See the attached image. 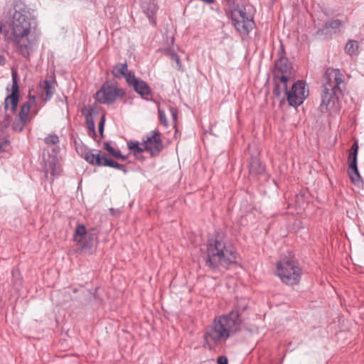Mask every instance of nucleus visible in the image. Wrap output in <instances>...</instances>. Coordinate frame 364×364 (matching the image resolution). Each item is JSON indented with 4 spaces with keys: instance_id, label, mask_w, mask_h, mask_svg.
Listing matches in <instances>:
<instances>
[{
    "instance_id": "1",
    "label": "nucleus",
    "mask_w": 364,
    "mask_h": 364,
    "mask_svg": "<svg viewBox=\"0 0 364 364\" xmlns=\"http://www.w3.org/2000/svg\"><path fill=\"white\" fill-rule=\"evenodd\" d=\"M237 252L227 244L223 235L215 232L208 241L205 266L212 272H222L237 262Z\"/></svg>"
},
{
    "instance_id": "2",
    "label": "nucleus",
    "mask_w": 364,
    "mask_h": 364,
    "mask_svg": "<svg viewBox=\"0 0 364 364\" xmlns=\"http://www.w3.org/2000/svg\"><path fill=\"white\" fill-rule=\"evenodd\" d=\"M344 75L338 69L328 68L322 79L321 87V112H336L341 109V97L345 89Z\"/></svg>"
},
{
    "instance_id": "3",
    "label": "nucleus",
    "mask_w": 364,
    "mask_h": 364,
    "mask_svg": "<svg viewBox=\"0 0 364 364\" xmlns=\"http://www.w3.org/2000/svg\"><path fill=\"white\" fill-rule=\"evenodd\" d=\"M240 329V321L236 312L219 316L215 319L213 324L206 328L203 338L205 346L212 349L214 345L227 340Z\"/></svg>"
},
{
    "instance_id": "4",
    "label": "nucleus",
    "mask_w": 364,
    "mask_h": 364,
    "mask_svg": "<svg viewBox=\"0 0 364 364\" xmlns=\"http://www.w3.org/2000/svg\"><path fill=\"white\" fill-rule=\"evenodd\" d=\"M11 26L13 35L16 40L26 37L32 28L36 27L35 16L31 14V9L23 2H17L14 7Z\"/></svg>"
},
{
    "instance_id": "5",
    "label": "nucleus",
    "mask_w": 364,
    "mask_h": 364,
    "mask_svg": "<svg viewBox=\"0 0 364 364\" xmlns=\"http://www.w3.org/2000/svg\"><path fill=\"white\" fill-rule=\"evenodd\" d=\"M277 272L282 282L287 285L297 284L301 279V268L296 261L287 257L277 262Z\"/></svg>"
},
{
    "instance_id": "6",
    "label": "nucleus",
    "mask_w": 364,
    "mask_h": 364,
    "mask_svg": "<svg viewBox=\"0 0 364 364\" xmlns=\"http://www.w3.org/2000/svg\"><path fill=\"white\" fill-rule=\"evenodd\" d=\"M125 92L117 87V82L106 81L96 93V100L102 104L109 105L116 100L117 97H123Z\"/></svg>"
},
{
    "instance_id": "7",
    "label": "nucleus",
    "mask_w": 364,
    "mask_h": 364,
    "mask_svg": "<svg viewBox=\"0 0 364 364\" xmlns=\"http://www.w3.org/2000/svg\"><path fill=\"white\" fill-rule=\"evenodd\" d=\"M309 90H306V84L303 80L294 82L290 90L286 92L285 99L289 106L298 107L308 97Z\"/></svg>"
},
{
    "instance_id": "8",
    "label": "nucleus",
    "mask_w": 364,
    "mask_h": 364,
    "mask_svg": "<svg viewBox=\"0 0 364 364\" xmlns=\"http://www.w3.org/2000/svg\"><path fill=\"white\" fill-rule=\"evenodd\" d=\"M95 235L87 232L86 228L82 224H78L73 233V240L80 245L83 251L92 252Z\"/></svg>"
},
{
    "instance_id": "9",
    "label": "nucleus",
    "mask_w": 364,
    "mask_h": 364,
    "mask_svg": "<svg viewBox=\"0 0 364 364\" xmlns=\"http://www.w3.org/2000/svg\"><path fill=\"white\" fill-rule=\"evenodd\" d=\"M358 152V141H355L349 151V155L348 158V175L351 180V181L354 184H358L361 181V176L358 171V161L357 156Z\"/></svg>"
},
{
    "instance_id": "10",
    "label": "nucleus",
    "mask_w": 364,
    "mask_h": 364,
    "mask_svg": "<svg viewBox=\"0 0 364 364\" xmlns=\"http://www.w3.org/2000/svg\"><path fill=\"white\" fill-rule=\"evenodd\" d=\"M151 136L143 138V145L146 151L151 156H158L164 148L163 141L161 139V134L159 130H154Z\"/></svg>"
},
{
    "instance_id": "11",
    "label": "nucleus",
    "mask_w": 364,
    "mask_h": 364,
    "mask_svg": "<svg viewBox=\"0 0 364 364\" xmlns=\"http://www.w3.org/2000/svg\"><path fill=\"white\" fill-rule=\"evenodd\" d=\"M127 82L144 99L148 100V97L152 95L151 90L147 82L136 77L132 71H129L127 73Z\"/></svg>"
},
{
    "instance_id": "12",
    "label": "nucleus",
    "mask_w": 364,
    "mask_h": 364,
    "mask_svg": "<svg viewBox=\"0 0 364 364\" xmlns=\"http://www.w3.org/2000/svg\"><path fill=\"white\" fill-rule=\"evenodd\" d=\"M12 87L11 93L4 100V109L7 110L9 106L11 105V111L15 113L17 109L18 103L19 100V87H18V77L16 71L12 70Z\"/></svg>"
},
{
    "instance_id": "13",
    "label": "nucleus",
    "mask_w": 364,
    "mask_h": 364,
    "mask_svg": "<svg viewBox=\"0 0 364 364\" xmlns=\"http://www.w3.org/2000/svg\"><path fill=\"white\" fill-rule=\"evenodd\" d=\"M290 79L286 76H279L278 74L274 73L273 94L274 97L279 100V105L282 106L286 102V92H288V82Z\"/></svg>"
},
{
    "instance_id": "14",
    "label": "nucleus",
    "mask_w": 364,
    "mask_h": 364,
    "mask_svg": "<svg viewBox=\"0 0 364 364\" xmlns=\"http://www.w3.org/2000/svg\"><path fill=\"white\" fill-rule=\"evenodd\" d=\"M284 48L281 46L280 57L275 62L276 70L274 73L278 74L279 76H286L287 78L291 79L292 73V65L289 62L287 58L284 57Z\"/></svg>"
},
{
    "instance_id": "15",
    "label": "nucleus",
    "mask_w": 364,
    "mask_h": 364,
    "mask_svg": "<svg viewBox=\"0 0 364 364\" xmlns=\"http://www.w3.org/2000/svg\"><path fill=\"white\" fill-rule=\"evenodd\" d=\"M265 167L257 156H252L249 163V175L252 178H257L264 173Z\"/></svg>"
},
{
    "instance_id": "16",
    "label": "nucleus",
    "mask_w": 364,
    "mask_h": 364,
    "mask_svg": "<svg viewBox=\"0 0 364 364\" xmlns=\"http://www.w3.org/2000/svg\"><path fill=\"white\" fill-rule=\"evenodd\" d=\"M97 153L94 154L92 150L86 151L82 157L89 164L97 166H103V161L105 159L106 154L101 151H96Z\"/></svg>"
},
{
    "instance_id": "17",
    "label": "nucleus",
    "mask_w": 364,
    "mask_h": 364,
    "mask_svg": "<svg viewBox=\"0 0 364 364\" xmlns=\"http://www.w3.org/2000/svg\"><path fill=\"white\" fill-rule=\"evenodd\" d=\"M226 3L231 11V18H238L242 20H252L247 16L245 8H240V5L236 4L235 0H226Z\"/></svg>"
},
{
    "instance_id": "18",
    "label": "nucleus",
    "mask_w": 364,
    "mask_h": 364,
    "mask_svg": "<svg viewBox=\"0 0 364 364\" xmlns=\"http://www.w3.org/2000/svg\"><path fill=\"white\" fill-rule=\"evenodd\" d=\"M141 7L143 12L146 15L150 22L156 24L154 16L157 11V6L154 0H142Z\"/></svg>"
},
{
    "instance_id": "19",
    "label": "nucleus",
    "mask_w": 364,
    "mask_h": 364,
    "mask_svg": "<svg viewBox=\"0 0 364 364\" xmlns=\"http://www.w3.org/2000/svg\"><path fill=\"white\" fill-rule=\"evenodd\" d=\"M39 87L41 89V97L42 100L47 102L50 100L55 92L53 82L50 80H46L40 82Z\"/></svg>"
},
{
    "instance_id": "20",
    "label": "nucleus",
    "mask_w": 364,
    "mask_h": 364,
    "mask_svg": "<svg viewBox=\"0 0 364 364\" xmlns=\"http://www.w3.org/2000/svg\"><path fill=\"white\" fill-rule=\"evenodd\" d=\"M60 167L57 163L55 158H53L50 161L46 164L45 177L48 180L53 181L55 177L60 175Z\"/></svg>"
},
{
    "instance_id": "21",
    "label": "nucleus",
    "mask_w": 364,
    "mask_h": 364,
    "mask_svg": "<svg viewBox=\"0 0 364 364\" xmlns=\"http://www.w3.org/2000/svg\"><path fill=\"white\" fill-rule=\"evenodd\" d=\"M231 19L235 29L240 34L247 35L254 25V21L252 20H242L238 18Z\"/></svg>"
},
{
    "instance_id": "22",
    "label": "nucleus",
    "mask_w": 364,
    "mask_h": 364,
    "mask_svg": "<svg viewBox=\"0 0 364 364\" xmlns=\"http://www.w3.org/2000/svg\"><path fill=\"white\" fill-rule=\"evenodd\" d=\"M85 117V122L87 126L88 134L90 136L95 138L97 136L95 131V124L93 119V115L97 114V112L92 108L87 109V112L84 113Z\"/></svg>"
},
{
    "instance_id": "23",
    "label": "nucleus",
    "mask_w": 364,
    "mask_h": 364,
    "mask_svg": "<svg viewBox=\"0 0 364 364\" xmlns=\"http://www.w3.org/2000/svg\"><path fill=\"white\" fill-rule=\"evenodd\" d=\"M127 63H117L113 67L112 71V75L117 78H122L124 77L127 79Z\"/></svg>"
},
{
    "instance_id": "24",
    "label": "nucleus",
    "mask_w": 364,
    "mask_h": 364,
    "mask_svg": "<svg viewBox=\"0 0 364 364\" xmlns=\"http://www.w3.org/2000/svg\"><path fill=\"white\" fill-rule=\"evenodd\" d=\"M127 146H128V149L130 150V151L134 156H137L139 154H141L142 152L146 151V149H144V145H143V143L141 144V146H140L139 142L136 141H128Z\"/></svg>"
},
{
    "instance_id": "25",
    "label": "nucleus",
    "mask_w": 364,
    "mask_h": 364,
    "mask_svg": "<svg viewBox=\"0 0 364 364\" xmlns=\"http://www.w3.org/2000/svg\"><path fill=\"white\" fill-rule=\"evenodd\" d=\"M11 149L10 141L6 136H0V158Z\"/></svg>"
},
{
    "instance_id": "26",
    "label": "nucleus",
    "mask_w": 364,
    "mask_h": 364,
    "mask_svg": "<svg viewBox=\"0 0 364 364\" xmlns=\"http://www.w3.org/2000/svg\"><path fill=\"white\" fill-rule=\"evenodd\" d=\"M359 43L357 41L350 40L346 45V52L350 55L358 53Z\"/></svg>"
},
{
    "instance_id": "27",
    "label": "nucleus",
    "mask_w": 364,
    "mask_h": 364,
    "mask_svg": "<svg viewBox=\"0 0 364 364\" xmlns=\"http://www.w3.org/2000/svg\"><path fill=\"white\" fill-rule=\"evenodd\" d=\"M19 50L21 54L26 58H29L31 53L33 52L32 43L28 42L27 44L23 43L21 41H18Z\"/></svg>"
},
{
    "instance_id": "28",
    "label": "nucleus",
    "mask_w": 364,
    "mask_h": 364,
    "mask_svg": "<svg viewBox=\"0 0 364 364\" xmlns=\"http://www.w3.org/2000/svg\"><path fill=\"white\" fill-rule=\"evenodd\" d=\"M166 54L171 58V60L176 62V68H177V70L179 71H183L182 64L178 55L171 48H168V50H166Z\"/></svg>"
},
{
    "instance_id": "29",
    "label": "nucleus",
    "mask_w": 364,
    "mask_h": 364,
    "mask_svg": "<svg viewBox=\"0 0 364 364\" xmlns=\"http://www.w3.org/2000/svg\"><path fill=\"white\" fill-rule=\"evenodd\" d=\"M31 109V105L29 102H25L22 104L21 106L20 112L17 116V117L20 118L21 119L25 120L27 122L28 114Z\"/></svg>"
},
{
    "instance_id": "30",
    "label": "nucleus",
    "mask_w": 364,
    "mask_h": 364,
    "mask_svg": "<svg viewBox=\"0 0 364 364\" xmlns=\"http://www.w3.org/2000/svg\"><path fill=\"white\" fill-rule=\"evenodd\" d=\"M247 308V304L245 302V301H237V304L235 306V308L233 310H232L230 312H236L238 314V320L240 321V324L242 322V320L240 319V316L243 311H245Z\"/></svg>"
},
{
    "instance_id": "31",
    "label": "nucleus",
    "mask_w": 364,
    "mask_h": 364,
    "mask_svg": "<svg viewBox=\"0 0 364 364\" xmlns=\"http://www.w3.org/2000/svg\"><path fill=\"white\" fill-rule=\"evenodd\" d=\"M333 33V31L329 28L327 23H326L323 28H318L316 31L314 36L325 38L328 36H331Z\"/></svg>"
},
{
    "instance_id": "32",
    "label": "nucleus",
    "mask_w": 364,
    "mask_h": 364,
    "mask_svg": "<svg viewBox=\"0 0 364 364\" xmlns=\"http://www.w3.org/2000/svg\"><path fill=\"white\" fill-rule=\"evenodd\" d=\"M326 23L333 33H336L337 30L343 25V22L339 19H332Z\"/></svg>"
},
{
    "instance_id": "33",
    "label": "nucleus",
    "mask_w": 364,
    "mask_h": 364,
    "mask_svg": "<svg viewBox=\"0 0 364 364\" xmlns=\"http://www.w3.org/2000/svg\"><path fill=\"white\" fill-rule=\"evenodd\" d=\"M26 124V121L16 117L12 125L13 129L15 131L21 132L23 129Z\"/></svg>"
},
{
    "instance_id": "34",
    "label": "nucleus",
    "mask_w": 364,
    "mask_h": 364,
    "mask_svg": "<svg viewBox=\"0 0 364 364\" xmlns=\"http://www.w3.org/2000/svg\"><path fill=\"white\" fill-rule=\"evenodd\" d=\"M46 144L55 145L59 142V137L56 134H50L44 139Z\"/></svg>"
},
{
    "instance_id": "35",
    "label": "nucleus",
    "mask_w": 364,
    "mask_h": 364,
    "mask_svg": "<svg viewBox=\"0 0 364 364\" xmlns=\"http://www.w3.org/2000/svg\"><path fill=\"white\" fill-rule=\"evenodd\" d=\"M104 149L106 150L110 155L113 157L116 155L118 150L114 149L109 144V142L106 141L104 143Z\"/></svg>"
},
{
    "instance_id": "36",
    "label": "nucleus",
    "mask_w": 364,
    "mask_h": 364,
    "mask_svg": "<svg viewBox=\"0 0 364 364\" xmlns=\"http://www.w3.org/2000/svg\"><path fill=\"white\" fill-rule=\"evenodd\" d=\"M105 124V114H102L99 125H98V131L100 132V134L102 138H103V132H104V127Z\"/></svg>"
},
{
    "instance_id": "37",
    "label": "nucleus",
    "mask_w": 364,
    "mask_h": 364,
    "mask_svg": "<svg viewBox=\"0 0 364 364\" xmlns=\"http://www.w3.org/2000/svg\"><path fill=\"white\" fill-rule=\"evenodd\" d=\"M159 118L160 120V122L163 124L165 127L167 126V119L166 117L165 112L161 109H159Z\"/></svg>"
},
{
    "instance_id": "38",
    "label": "nucleus",
    "mask_w": 364,
    "mask_h": 364,
    "mask_svg": "<svg viewBox=\"0 0 364 364\" xmlns=\"http://www.w3.org/2000/svg\"><path fill=\"white\" fill-rule=\"evenodd\" d=\"M11 117L9 114H5L4 120L1 122L2 127L6 128L9 126Z\"/></svg>"
},
{
    "instance_id": "39",
    "label": "nucleus",
    "mask_w": 364,
    "mask_h": 364,
    "mask_svg": "<svg viewBox=\"0 0 364 364\" xmlns=\"http://www.w3.org/2000/svg\"><path fill=\"white\" fill-rule=\"evenodd\" d=\"M112 168L122 171L124 173H126L127 172V169L126 168V166L123 164H120L117 163V161H114Z\"/></svg>"
},
{
    "instance_id": "40",
    "label": "nucleus",
    "mask_w": 364,
    "mask_h": 364,
    "mask_svg": "<svg viewBox=\"0 0 364 364\" xmlns=\"http://www.w3.org/2000/svg\"><path fill=\"white\" fill-rule=\"evenodd\" d=\"M170 112L171 114L172 119H173V122L176 123L177 121V118H178V110L175 107H171Z\"/></svg>"
},
{
    "instance_id": "41",
    "label": "nucleus",
    "mask_w": 364,
    "mask_h": 364,
    "mask_svg": "<svg viewBox=\"0 0 364 364\" xmlns=\"http://www.w3.org/2000/svg\"><path fill=\"white\" fill-rule=\"evenodd\" d=\"M115 161L112 159L111 158L105 157V159L103 161V166H109L112 167Z\"/></svg>"
},
{
    "instance_id": "42",
    "label": "nucleus",
    "mask_w": 364,
    "mask_h": 364,
    "mask_svg": "<svg viewBox=\"0 0 364 364\" xmlns=\"http://www.w3.org/2000/svg\"><path fill=\"white\" fill-rule=\"evenodd\" d=\"M218 364H228V360L226 356L220 355L217 359Z\"/></svg>"
},
{
    "instance_id": "43",
    "label": "nucleus",
    "mask_w": 364,
    "mask_h": 364,
    "mask_svg": "<svg viewBox=\"0 0 364 364\" xmlns=\"http://www.w3.org/2000/svg\"><path fill=\"white\" fill-rule=\"evenodd\" d=\"M114 158H115V159H120L122 161H125L127 159V156H124V155H122L121 154L120 150H118V151L117 152V154H116V155L114 156Z\"/></svg>"
},
{
    "instance_id": "44",
    "label": "nucleus",
    "mask_w": 364,
    "mask_h": 364,
    "mask_svg": "<svg viewBox=\"0 0 364 364\" xmlns=\"http://www.w3.org/2000/svg\"><path fill=\"white\" fill-rule=\"evenodd\" d=\"M5 60V58L2 55H0V65H4Z\"/></svg>"
},
{
    "instance_id": "45",
    "label": "nucleus",
    "mask_w": 364,
    "mask_h": 364,
    "mask_svg": "<svg viewBox=\"0 0 364 364\" xmlns=\"http://www.w3.org/2000/svg\"><path fill=\"white\" fill-rule=\"evenodd\" d=\"M2 32V25L0 23V34Z\"/></svg>"
},
{
    "instance_id": "46",
    "label": "nucleus",
    "mask_w": 364,
    "mask_h": 364,
    "mask_svg": "<svg viewBox=\"0 0 364 364\" xmlns=\"http://www.w3.org/2000/svg\"><path fill=\"white\" fill-rule=\"evenodd\" d=\"M29 96H30V97H31L33 101L35 100V99H36V97H35V96H32V97H31V95H29Z\"/></svg>"
},
{
    "instance_id": "47",
    "label": "nucleus",
    "mask_w": 364,
    "mask_h": 364,
    "mask_svg": "<svg viewBox=\"0 0 364 364\" xmlns=\"http://www.w3.org/2000/svg\"><path fill=\"white\" fill-rule=\"evenodd\" d=\"M110 211H111L112 213H114V210H113V208H110Z\"/></svg>"
},
{
    "instance_id": "48",
    "label": "nucleus",
    "mask_w": 364,
    "mask_h": 364,
    "mask_svg": "<svg viewBox=\"0 0 364 364\" xmlns=\"http://www.w3.org/2000/svg\"><path fill=\"white\" fill-rule=\"evenodd\" d=\"M110 211H111L112 213H114V210H113V208H110Z\"/></svg>"
},
{
    "instance_id": "49",
    "label": "nucleus",
    "mask_w": 364,
    "mask_h": 364,
    "mask_svg": "<svg viewBox=\"0 0 364 364\" xmlns=\"http://www.w3.org/2000/svg\"><path fill=\"white\" fill-rule=\"evenodd\" d=\"M272 1L274 3V2H275V1H276V0H272Z\"/></svg>"
}]
</instances>
